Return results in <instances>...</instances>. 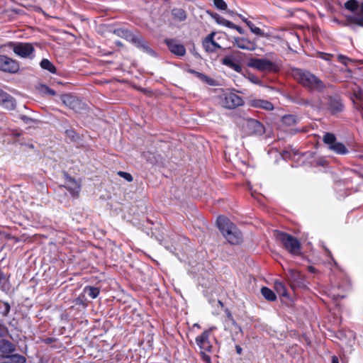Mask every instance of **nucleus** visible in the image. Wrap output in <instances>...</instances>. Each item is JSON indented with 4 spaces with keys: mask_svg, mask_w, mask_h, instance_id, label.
I'll list each match as a JSON object with an SVG mask.
<instances>
[{
    "mask_svg": "<svg viewBox=\"0 0 363 363\" xmlns=\"http://www.w3.org/2000/svg\"><path fill=\"white\" fill-rule=\"evenodd\" d=\"M292 76L299 84L310 90L322 91L325 87L320 79L308 71L295 69L292 71Z\"/></svg>",
    "mask_w": 363,
    "mask_h": 363,
    "instance_id": "nucleus-1",
    "label": "nucleus"
},
{
    "mask_svg": "<svg viewBox=\"0 0 363 363\" xmlns=\"http://www.w3.org/2000/svg\"><path fill=\"white\" fill-rule=\"evenodd\" d=\"M217 225L230 243L235 245L241 241V233L228 218L219 216L217 219Z\"/></svg>",
    "mask_w": 363,
    "mask_h": 363,
    "instance_id": "nucleus-2",
    "label": "nucleus"
},
{
    "mask_svg": "<svg viewBox=\"0 0 363 363\" xmlns=\"http://www.w3.org/2000/svg\"><path fill=\"white\" fill-rule=\"evenodd\" d=\"M277 239L281 242L284 248L291 254H300L301 244L299 241L291 235L282 232H276Z\"/></svg>",
    "mask_w": 363,
    "mask_h": 363,
    "instance_id": "nucleus-3",
    "label": "nucleus"
},
{
    "mask_svg": "<svg viewBox=\"0 0 363 363\" xmlns=\"http://www.w3.org/2000/svg\"><path fill=\"white\" fill-rule=\"evenodd\" d=\"M345 7L352 12L357 11L354 15L347 17L348 23L363 26V2L359 4L357 0H349L345 4Z\"/></svg>",
    "mask_w": 363,
    "mask_h": 363,
    "instance_id": "nucleus-4",
    "label": "nucleus"
},
{
    "mask_svg": "<svg viewBox=\"0 0 363 363\" xmlns=\"http://www.w3.org/2000/svg\"><path fill=\"white\" fill-rule=\"evenodd\" d=\"M213 328L205 330L201 335L196 337V342L200 349L202 359L206 363H211V357L207 354L211 352L212 345L209 341V335Z\"/></svg>",
    "mask_w": 363,
    "mask_h": 363,
    "instance_id": "nucleus-5",
    "label": "nucleus"
},
{
    "mask_svg": "<svg viewBox=\"0 0 363 363\" xmlns=\"http://www.w3.org/2000/svg\"><path fill=\"white\" fill-rule=\"evenodd\" d=\"M113 33L116 35L123 38L125 40H127L128 41L133 42V43H135L137 45V47L141 48L143 50H144L150 54L153 53L152 50L148 47L147 43L143 39L134 36L128 30L123 29V28H118V29H116Z\"/></svg>",
    "mask_w": 363,
    "mask_h": 363,
    "instance_id": "nucleus-6",
    "label": "nucleus"
},
{
    "mask_svg": "<svg viewBox=\"0 0 363 363\" xmlns=\"http://www.w3.org/2000/svg\"><path fill=\"white\" fill-rule=\"evenodd\" d=\"M249 67L257 69L261 72H277V66L266 59L252 58L247 62Z\"/></svg>",
    "mask_w": 363,
    "mask_h": 363,
    "instance_id": "nucleus-7",
    "label": "nucleus"
},
{
    "mask_svg": "<svg viewBox=\"0 0 363 363\" xmlns=\"http://www.w3.org/2000/svg\"><path fill=\"white\" fill-rule=\"evenodd\" d=\"M220 104L222 106L233 109L243 104V99L233 92H225L220 96Z\"/></svg>",
    "mask_w": 363,
    "mask_h": 363,
    "instance_id": "nucleus-8",
    "label": "nucleus"
},
{
    "mask_svg": "<svg viewBox=\"0 0 363 363\" xmlns=\"http://www.w3.org/2000/svg\"><path fill=\"white\" fill-rule=\"evenodd\" d=\"M8 46L12 48L15 54L21 57H30L34 52V48L30 43H8Z\"/></svg>",
    "mask_w": 363,
    "mask_h": 363,
    "instance_id": "nucleus-9",
    "label": "nucleus"
},
{
    "mask_svg": "<svg viewBox=\"0 0 363 363\" xmlns=\"http://www.w3.org/2000/svg\"><path fill=\"white\" fill-rule=\"evenodd\" d=\"M242 128L245 132L250 135H262L264 133L263 125L257 120L247 118L244 121Z\"/></svg>",
    "mask_w": 363,
    "mask_h": 363,
    "instance_id": "nucleus-10",
    "label": "nucleus"
},
{
    "mask_svg": "<svg viewBox=\"0 0 363 363\" xmlns=\"http://www.w3.org/2000/svg\"><path fill=\"white\" fill-rule=\"evenodd\" d=\"M18 69L19 65L16 60L6 55H0V70L10 73H16Z\"/></svg>",
    "mask_w": 363,
    "mask_h": 363,
    "instance_id": "nucleus-11",
    "label": "nucleus"
},
{
    "mask_svg": "<svg viewBox=\"0 0 363 363\" xmlns=\"http://www.w3.org/2000/svg\"><path fill=\"white\" fill-rule=\"evenodd\" d=\"M216 34V32H211L203 40L202 45L206 52H215L218 49L221 48V46L215 40V36Z\"/></svg>",
    "mask_w": 363,
    "mask_h": 363,
    "instance_id": "nucleus-12",
    "label": "nucleus"
},
{
    "mask_svg": "<svg viewBox=\"0 0 363 363\" xmlns=\"http://www.w3.org/2000/svg\"><path fill=\"white\" fill-rule=\"evenodd\" d=\"M232 43L234 45L242 50L248 51H254L257 48V44L254 41H251L245 38L233 37Z\"/></svg>",
    "mask_w": 363,
    "mask_h": 363,
    "instance_id": "nucleus-13",
    "label": "nucleus"
},
{
    "mask_svg": "<svg viewBox=\"0 0 363 363\" xmlns=\"http://www.w3.org/2000/svg\"><path fill=\"white\" fill-rule=\"evenodd\" d=\"M169 50L178 56H184L186 53L184 46L174 40H166Z\"/></svg>",
    "mask_w": 363,
    "mask_h": 363,
    "instance_id": "nucleus-14",
    "label": "nucleus"
},
{
    "mask_svg": "<svg viewBox=\"0 0 363 363\" xmlns=\"http://www.w3.org/2000/svg\"><path fill=\"white\" fill-rule=\"evenodd\" d=\"M250 106L257 108H262L267 111H272L274 109L273 104L269 101L260 99H252L249 101Z\"/></svg>",
    "mask_w": 363,
    "mask_h": 363,
    "instance_id": "nucleus-15",
    "label": "nucleus"
},
{
    "mask_svg": "<svg viewBox=\"0 0 363 363\" xmlns=\"http://www.w3.org/2000/svg\"><path fill=\"white\" fill-rule=\"evenodd\" d=\"M63 103L70 108L77 111L80 108V101L74 96L71 95H64L62 97Z\"/></svg>",
    "mask_w": 363,
    "mask_h": 363,
    "instance_id": "nucleus-16",
    "label": "nucleus"
},
{
    "mask_svg": "<svg viewBox=\"0 0 363 363\" xmlns=\"http://www.w3.org/2000/svg\"><path fill=\"white\" fill-rule=\"evenodd\" d=\"M0 104L7 109H13L15 107L13 99L6 92L0 89Z\"/></svg>",
    "mask_w": 363,
    "mask_h": 363,
    "instance_id": "nucleus-17",
    "label": "nucleus"
},
{
    "mask_svg": "<svg viewBox=\"0 0 363 363\" xmlns=\"http://www.w3.org/2000/svg\"><path fill=\"white\" fill-rule=\"evenodd\" d=\"M222 63L237 72H240L242 71L241 66L234 62L233 57L231 55L225 56L222 60Z\"/></svg>",
    "mask_w": 363,
    "mask_h": 363,
    "instance_id": "nucleus-18",
    "label": "nucleus"
},
{
    "mask_svg": "<svg viewBox=\"0 0 363 363\" xmlns=\"http://www.w3.org/2000/svg\"><path fill=\"white\" fill-rule=\"evenodd\" d=\"M287 277L289 281L297 284H300L302 280L301 273L294 269H288Z\"/></svg>",
    "mask_w": 363,
    "mask_h": 363,
    "instance_id": "nucleus-19",
    "label": "nucleus"
},
{
    "mask_svg": "<svg viewBox=\"0 0 363 363\" xmlns=\"http://www.w3.org/2000/svg\"><path fill=\"white\" fill-rule=\"evenodd\" d=\"M72 196H76L79 191V186L74 179L69 178L65 186Z\"/></svg>",
    "mask_w": 363,
    "mask_h": 363,
    "instance_id": "nucleus-20",
    "label": "nucleus"
},
{
    "mask_svg": "<svg viewBox=\"0 0 363 363\" xmlns=\"http://www.w3.org/2000/svg\"><path fill=\"white\" fill-rule=\"evenodd\" d=\"M14 346L8 340H1L0 342V351L4 354H8L14 351Z\"/></svg>",
    "mask_w": 363,
    "mask_h": 363,
    "instance_id": "nucleus-21",
    "label": "nucleus"
},
{
    "mask_svg": "<svg viewBox=\"0 0 363 363\" xmlns=\"http://www.w3.org/2000/svg\"><path fill=\"white\" fill-rule=\"evenodd\" d=\"M211 16L216 21V22L219 25H222V26H226L228 28L234 27L233 23L232 22L224 18L223 17L220 16V15H218L217 13L211 14Z\"/></svg>",
    "mask_w": 363,
    "mask_h": 363,
    "instance_id": "nucleus-22",
    "label": "nucleus"
},
{
    "mask_svg": "<svg viewBox=\"0 0 363 363\" xmlns=\"http://www.w3.org/2000/svg\"><path fill=\"white\" fill-rule=\"evenodd\" d=\"M84 294L85 296H87L91 298H96L99 294V290L98 288L94 286H86L84 289Z\"/></svg>",
    "mask_w": 363,
    "mask_h": 363,
    "instance_id": "nucleus-23",
    "label": "nucleus"
},
{
    "mask_svg": "<svg viewBox=\"0 0 363 363\" xmlns=\"http://www.w3.org/2000/svg\"><path fill=\"white\" fill-rule=\"evenodd\" d=\"M261 293L262 296L268 301H274L276 300V294L274 292L267 287H262L261 289Z\"/></svg>",
    "mask_w": 363,
    "mask_h": 363,
    "instance_id": "nucleus-24",
    "label": "nucleus"
},
{
    "mask_svg": "<svg viewBox=\"0 0 363 363\" xmlns=\"http://www.w3.org/2000/svg\"><path fill=\"white\" fill-rule=\"evenodd\" d=\"M329 106L333 112H338L342 109V104L339 99H331Z\"/></svg>",
    "mask_w": 363,
    "mask_h": 363,
    "instance_id": "nucleus-25",
    "label": "nucleus"
},
{
    "mask_svg": "<svg viewBox=\"0 0 363 363\" xmlns=\"http://www.w3.org/2000/svg\"><path fill=\"white\" fill-rule=\"evenodd\" d=\"M330 149L337 154L343 155L347 152L346 147L340 143L335 142L332 146H330Z\"/></svg>",
    "mask_w": 363,
    "mask_h": 363,
    "instance_id": "nucleus-26",
    "label": "nucleus"
},
{
    "mask_svg": "<svg viewBox=\"0 0 363 363\" xmlns=\"http://www.w3.org/2000/svg\"><path fill=\"white\" fill-rule=\"evenodd\" d=\"M40 67L43 69H46L48 71H49L51 73H55L56 72V69H55V67L53 65V64L50 61L48 60V59H43L41 62H40Z\"/></svg>",
    "mask_w": 363,
    "mask_h": 363,
    "instance_id": "nucleus-27",
    "label": "nucleus"
},
{
    "mask_svg": "<svg viewBox=\"0 0 363 363\" xmlns=\"http://www.w3.org/2000/svg\"><path fill=\"white\" fill-rule=\"evenodd\" d=\"M274 289L276 292L282 296H286V289L284 284L279 281H275L274 282Z\"/></svg>",
    "mask_w": 363,
    "mask_h": 363,
    "instance_id": "nucleus-28",
    "label": "nucleus"
},
{
    "mask_svg": "<svg viewBox=\"0 0 363 363\" xmlns=\"http://www.w3.org/2000/svg\"><path fill=\"white\" fill-rule=\"evenodd\" d=\"M172 15L178 18L179 21H184L186 19V13L182 9H174L172 10Z\"/></svg>",
    "mask_w": 363,
    "mask_h": 363,
    "instance_id": "nucleus-29",
    "label": "nucleus"
},
{
    "mask_svg": "<svg viewBox=\"0 0 363 363\" xmlns=\"http://www.w3.org/2000/svg\"><path fill=\"white\" fill-rule=\"evenodd\" d=\"M282 122L284 124L291 126L296 123V118L293 115L284 116L282 118Z\"/></svg>",
    "mask_w": 363,
    "mask_h": 363,
    "instance_id": "nucleus-30",
    "label": "nucleus"
},
{
    "mask_svg": "<svg viewBox=\"0 0 363 363\" xmlns=\"http://www.w3.org/2000/svg\"><path fill=\"white\" fill-rule=\"evenodd\" d=\"M323 141L330 146H332L335 143V137L332 133H326L323 136Z\"/></svg>",
    "mask_w": 363,
    "mask_h": 363,
    "instance_id": "nucleus-31",
    "label": "nucleus"
},
{
    "mask_svg": "<svg viewBox=\"0 0 363 363\" xmlns=\"http://www.w3.org/2000/svg\"><path fill=\"white\" fill-rule=\"evenodd\" d=\"M10 359L11 360V362L13 363H24L26 362V358L19 354H14L10 356Z\"/></svg>",
    "mask_w": 363,
    "mask_h": 363,
    "instance_id": "nucleus-32",
    "label": "nucleus"
},
{
    "mask_svg": "<svg viewBox=\"0 0 363 363\" xmlns=\"http://www.w3.org/2000/svg\"><path fill=\"white\" fill-rule=\"evenodd\" d=\"M214 6L219 10H226L227 4L223 0H213Z\"/></svg>",
    "mask_w": 363,
    "mask_h": 363,
    "instance_id": "nucleus-33",
    "label": "nucleus"
},
{
    "mask_svg": "<svg viewBox=\"0 0 363 363\" xmlns=\"http://www.w3.org/2000/svg\"><path fill=\"white\" fill-rule=\"evenodd\" d=\"M337 59L341 63H342L345 65H347V62L351 61L350 59L342 55H338Z\"/></svg>",
    "mask_w": 363,
    "mask_h": 363,
    "instance_id": "nucleus-34",
    "label": "nucleus"
},
{
    "mask_svg": "<svg viewBox=\"0 0 363 363\" xmlns=\"http://www.w3.org/2000/svg\"><path fill=\"white\" fill-rule=\"evenodd\" d=\"M228 316L231 320L232 324L235 327V329L237 330V333H241L242 332L241 328L235 323V321L233 320V318L230 313L228 314Z\"/></svg>",
    "mask_w": 363,
    "mask_h": 363,
    "instance_id": "nucleus-35",
    "label": "nucleus"
},
{
    "mask_svg": "<svg viewBox=\"0 0 363 363\" xmlns=\"http://www.w3.org/2000/svg\"><path fill=\"white\" fill-rule=\"evenodd\" d=\"M118 174L120 176L123 177L124 179H125L128 182L133 181V177L129 173L124 172H119Z\"/></svg>",
    "mask_w": 363,
    "mask_h": 363,
    "instance_id": "nucleus-36",
    "label": "nucleus"
},
{
    "mask_svg": "<svg viewBox=\"0 0 363 363\" xmlns=\"http://www.w3.org/2000/svg\"><path fill=\"white\" fill-rule=\"evenodd\" d=\"M253 33H255V35H260V36H264V32L258 27L257 26H254V28H252V30H251Z\"/></svg>",
    "mask_w": 363,
    "mask_h": 363,
    "instance_id": "nucleus-37",
    "label": "nucleus"
},
{
    "mask_svg": "<svg viewBox=\"0 0 363 363\" xmlns=\"http://www.w3.org/2000/svg\"><path fill=\"white\" fill-rule=\"evenodd\" d=\"M247 79L252 83L254 84H260V81L259 79L255 75L253 74H249V76L247 77Z\"/></svg>",
    "mask_w": 363,
    "mask_h": 363,
    "instance_id": "nucleus-38",
    "label": "nucleus"
},
{
    "mask_svg": "<svg viewBox=\"0 0 363 363\" xmlns=\"http://www.w3.org/2000/svg\"><path fill=\"white\" fill-rule=\"evenodd\" d=\"M7 333V328L3 325L0 324V337H4Z\"/></svg>",
    "mask_w": 363,
    "mask_h": 363,
    "instance_id": "nucleus-39",
    "label": "nucleus"
},
{
    "mask_svg": "<svg viewBox=\"0 0 363 363\" xmlns=\"http://www.w3.org/2000/svg\"><path fill=\"white\" fill-rule=\"evenodd\" d=\"M354 96L359 100H363V90H359L354 92Z\"/></svg>",
    "mask_w": 363,
    "mask_h": 363,
    "instance_id": "nucleus-40",
    "label": "nucleus"
},
{
    "mask_svg": "<svg viewBox=\"0 0 363 363\" xmlns=\"http://www.w3.org/2000/svg\"><path fill=\"white\" fill-rule=\"evenodd\" d=\"M320 57L325 60H330V57H332L331 55L327 54V53H320L319 54Z\"/></svg>",
    "mask_w": 363,
    "mask_h": 363,
    "instance_id": "nucleus-41",
    "label": "nucleus"
},
{
    "mask_svg": "<svg viewBox=\"0 0 363 363\" xmlns=\"http://www.w3.org/2000/svg\"><path fill=\"white\" fill-rule=\"evenodd\" d=\"M233 26H234V27H230V28L235 29V30H238L240 34H242V33H244V30H243V29H242L241 27L235 25L234 23H233Z\"/></svg>",
    "mask_w": 363,
    "mask_h": 363,
    "instance_id": "nucleus-42",
    "label": "nucleus"
},
{
    "mask_svg": "<svg viewBox=\"0 0 363 363\" xmlns=\"http://www.w3.org/2000/svg\"><path fill=\"white\" fill-rule=\"evenodd\" d=\"M244 21L245 22L247 26L249 27L250 30H252V28H254V26H255L254 23L250 21L246 20V19H245Z\"/></svg>",
    "mask_w": 363,
    "mask_h": 363,
    "instance_id": "nucleus-43",
    "label": "nucleus"
},
{
    "mask_svg": "<svg viewBox=\"0 0 363 363\" xmlns=\"http://www.w3.org/2000/svg\"><path fill=\"white\" fill-rule=\"evenodd\" d=\"M235 350H236V352L238 354H240L242 353V348L240 345H236L235 346Z\"/></svg>",
    "mask_w": 363,
    "mask_h": 363,
    "instance_id": "nucleus-44",
    "label": "nucleus"
},
{
    "mask_svg": "<svg viewBox=\"0 0 363 363\" xmlns=\"http://www.w3.org/2000/svg\"><path fill=\"white\" fill-rule=\"evenodd\" d=\"M46 91H47V93H48L50 95H55V91H53V90H52V89H49L48 87L46 88Z\"/></svg>",
    "mask_w": 363,
    "mask_h": 363,
    "instance_id": "nucleus-45",
    "label": "nucleus"
},
{
    "mask_svg": "<svg viewBox=\"0 0 363 363\" xmlns=\"http://www.w3.org/2000/svg\"><path fill=\"white\" fill-rule=\"evenodd\" d=\"M21 118H22V120H23L25 123H29V121L31 120L30 118H28V117H27V116H23Z\"/></svg>",
    "mask_w": 363,
    "mask_h": 363,
    "instance_id": "nucleus-46",
    "label": "nucleus"
},
{
    "mask_svg": "<svg viewBox=\"0 0 363 363\" xmlns=\"http://www.w3.org/2000/svg\"><path fill=\"white\" fill-rule=\"evenodd\" d=\"M332 363H339L338 358L336 356L332 357Z\"/></svg>",
    "mask_w": 363,
    "mask_h": 363,
    "instance_id": "nucleus-47",
    "label": "nucleus"
},
{
    "mask_svg": "<svg viewBox=\"0 0 363 363\" xmlns=\"http://www.w3.org/2000/svg\"><path fill=\"white\" fill-rule=\"evenodd\" d=\"M201 77L202 79H205L208 83L210 82L211 79L208 77H207L206 76L201 74Z\"/></svg>",
    "mask_w": 363,
    "mask_h": 363,
    "instance_id": "nucleus-48",
    "label": "nucleus"
},
{
    "mask_svg": "<svg viewBox=\"0 0 363 363\" xmlns=\"http://www.w3.org/2000/svg\"><path fill=\"white\" fill-rule=\"evenodd\" d=\"M345 296H340V295H337V296H335V295H333V298L334 299H337V298H344Z\"/></svg>",
    "mask_w": 363,
    "mask_h": 363,
    "instance_id": "nucleus-49",
    "label": "nucleus"
},
{
    "mask_svg": "<svg viewBox=\"0 0 363 363\" xmlns=\"http://www.w3.org/2000/svg\"><path fill=\"white\" fill-rule=\"evenodd\" d=\"M116 44H117L118 45H121V43L120 42H118V41H117V42H116Z\"/></svg>",
    "mask_w": 363,
    "mask_h": 363,
    "instance_id": "nucleus-50",
    "label": "nucleus"
}]
</instances>
